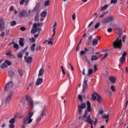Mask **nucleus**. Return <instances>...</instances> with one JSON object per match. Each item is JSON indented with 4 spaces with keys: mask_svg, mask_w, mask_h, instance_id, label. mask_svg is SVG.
I'll use <instances>...</instances> for the list:
<instances>
[{
    "mask_svg": "<svg viewBox=\"0 0 128 128\" xmlns=\"http://www.w3.org/2000/svg\"><path fill=\"white\" fill-rule=\"evenodd\" d=\"M87 108L85 110L84 114L78 118V120H84L86 124H91L90 128H94L92 124H94V120L90 118V114H88V112H92V107H90V101H87Z\"/></svg>",
    "mask_w": 128,
    "mask_h": 128,
    "instance_id": "1",
    "label": "nucleus"
},
{
    "mask_svg": "<svg viewBox=\"0 0 128 128\" xmlns=\"http://www.w3.org/2000/svg\"><path fill=\"white\" fill-rule=\"evenodd\" d=\"M116 32L118 34V36L113 42V48L116 49L122 48V30L120 28H116Z\"/></svg>",
    "mask_w": 128,
    "mask_h": 128,
    "instance_id": "2",
    "label": "nucleus"
},
{
    "mask_svg": "<svg viewBox=\"0 0 128 128\" xmlns=\"http://www.w3.org/2000/svg\"><path fill=\"white\" fill-rule=\"evenodd\" d=\"M34 112H28V116L25 118H24V122L25 124H30V122H32V116H34Z\"/></svg>",
    "mask_w": 128,
    "mask_h": 128,
    "instance_id": "3",
    "label": "nucleus"
},
{
    "mask_svg": "<svg viewBox=\"0 0 128 128\" xmlns=\"http://www.w3.org/2000/svg\"><path fill=\"white\" fill-rule=\"evenodd\" d=\"M114 20V17L112 16H110L104 18L102 22V24H108V22H112V20Z\"/></svg>",
    "mask_w": 128,
    "mask_h": 128,
    "instance_id": "4",
    "label": "nucleus"
},
{
    "mask_svg": "<svg viewBox=\"0 0 128 128\" xmlns=\"http://www.w3.org/2000/svg\"><path fill=\"white\" fill-rule=\"evenodd\" d=\"M86 104L84 103H82L80 105L78 106V112L79 116L82 114V110L86 108Z\"/></svg>",
    "mask_w": 128,
    "mask_h": 128,
    "instance_id": "5",
    "label": "nucleus"
},
{
    "mask_svg": "<svg viewBox=\"0 0 128 128\" xmlns=\"http://www.w3.org/2000/svg\"><path fill=\"white\" fill-rule=\"evenodd\" d=\"M14 86V83L10 81L9 82H8L4 87V92H8Z\"/></svg>",
    "mask_w": 128,
    "mask_h": 128,
    "instance_id": "6",
    "label": "nucleus"
},
{
    "mask_svg": "<svg viewBox=\"0 0 128 128\" xmlns=\"http://www.w3.org/2000/svg\"><path fill=\"white\" fill-rule=\"evenodd\" d=\"M13 94V91H10L9 92L8 96L6 98L5 104H8L10 103V98H12V96Z\"/></svg>",
    "mask_w": 128,
    "mask_h": 128,
    "instance_id": "7",
    "label": "nucleus"
},
{
    "mask_svg": "<svg viewBox=\"0 0 128 128\" xmlns=\"http://www.w3.org/2000/svg\"><path fill=\"white\" fill-rule=\"evenodd\" d=\"M46 108H44L41 112V114L40 116L36 119L37 122H40L42 120V118H44V116H46Z\"/></svg>",
    "mask_w": 128,
    "mask_h": 128,
    "instance_id": "8",
    "label": "nucleus"
},
{
    "mask_svg": "<svg viewBox=\"0 0 128 128\" xmlns=\"http://www.w3.org/2000/svg\"><path fill=\"white\" fill-rule=\"evenodd\" d=\"M26 100L28 102V104H29V106H30L32 108L34 106V103L32 102V100L30 98V97L28 96H26Z\"/></svg>",
    "mask_w": 128,
    "mask_h": 128,
    "instance_id": "9",
    "label": "nucleus"
},
{
    "mask_svg": "<svg viewBox=\"0 0 128 128\" xmlns=\"http://www.w3.org/2000/svg\"><path fill=\"white\" fill-rule=\"evenodd\" d=\"M82 86L83 88L82 92H84L86 90V88H88V80H84Z\"/></svg>",
    "mask_w": 128,
    "mask_h": 128,
    "instance_id": "10",
    "label": "nucleus"
},
{
    "mask_svg": "<svg viewBox=\"0 0 128 128\" xmlns=\"http://www.w3.org/2000/svg\"><path fill=\"white\" fill-rule=\"evenodd\" d=\"M4 30V22L2 19H0V32Z\"/></svg>",
    "mask_w": 128,
    "mask_h": 128,
    "instance_id": "11",
    "label": "nucleus"
},
{
    "mask_svg": "<svg viewBox=\"0 0 128 128\" xmlns=\"http://www.w3.org/2000/svg\"><path fill=\"white\" fill-rule=\"evenodd\" d=\"M24 58L26 60L27 64H30L32 62V57L28 56L26 58V56H24Z\"/></svg>",
    "mask_w": 128,
    "mask_h": 128,
    "instance_id": "12",
    "label": "nucleus"
},
{
    "mask_svg": "<svg viewBox=\"0 0 128 128\" xmlns=\"http://www.w3.org/2000/svg\"><path fill=\"white\" fill-rule=\"evenodd\" d=\"M94 94H96V102H98L99 104H101L102 100V96H100V94H98L96 92H94Z\"/></svg>",
    "mask_w": 128,
    "mask_h": 128,
    "instance_id": "13",
    "label": "nucleus"
},
{
    "mask_svg": "<svg viewBox=\"0 0 128 128\" xmlns=\"http://www.w3.org/2000/svg\"><path fill=\"white\" fill-rule=\"evenodd\" d=\"M6 56L10 58H14V56L12 54V50H9L6 54Z\"/></svg>",
    "mask_w": 128,
    "mask_h": 128,
    "instance_id": "14",
    "label": "nucleus"
},
{
    "mask_svg": "<svg viewBox=\"0 0 128 128\" xmlns=\"http://www.w3.org/2000/svg\"><path fill=\"white\" fill-rule=\"evenodd\" d=\"M20 16L21 18H24V16H28V12L24 10H23L20 12Z\"/></svg>",
    "mask_w": 128,
    "mask_h": 128,
    "instance_id": "15",
    "label": "nucleus"
},
{
    "mask_svg": "<svg viewBox=\"0 0 128 128\" xmlns=\"http://www.w3.org/2000/svg\"><path fill=\"white\" fill-rule=\"evenodd\" d=\"M108 80L111 82H112V84H114L116 83V77L114 76L108 77Z\"/></svg>",
    "mask_w": 128,
    "mask_h": 128,
    "instance_id": "16",
    "label": "nucleus"
},
{
    "mask_svg": "<svg viewBox=\"0 0 128 128\" xmlns=\"http://www.w3.org/2000/svg\"><path fill=\"white\" fill-rule=\"evenodd\" d=\"M24 38H20L19 40V46H24Z\"/></svg>",
    "mask_w": 128,
    "mask_h": 128,
    "instance_id": "17",
    "label": "nucleus"
},
{
    "mask_svg": "<svg viewBox=\"0 0 128 128\" xmlns=\"http://www.w3.org/2000/svg\"><path fill=\"white\" fill-rule=\"evenodd\" d=\"M84 50H81L80 52V56H84V54H86V52H88V48H85Z\"/></svg>",
    "mask_w": 128,
    "mask_h": 128,
    "instance_id": "18",
    "label": "nucleus"
},
{
    "mask_svg": "<svg viewBox=\"0 0 128 128\" xmlns=\"http://www.w3.org/2000/svg\"><path fill=\"white\" fill-rule=\"evenodd\" d=\"M42 78H38L36 82V86H40L41 84H42Z\"/></svg>",
    "mask_w": 128,
    "mask_h": 128,
    "instance_id": "19",
    "label": "nucleus"
},
{
    "mask_svg": "<svg viewBox=\"0 0 128 128\" xmlns=\"http://www.w3.org/2000/svg\"><path fill=\"white\" fill-rule=\"evenodd\" d=\"M38 8H40V3H36L35 8L32 10V12H36L38 10Z\"/></svg>",
    "mask_w": 128,
    "mask_h": 128,
    "instance_id": "20",
    "label": "nucleus"
},
{
    "mask_svg": "<svg viewBox=\"0 0 128 128\" xmlns=\"http://www.w3.org/2000/svg\"><path fill=\"white\" fill-rule=\"evenodd\" d=\"M92 72H94V70L89 68L88 70V74L86 76H90L92 74Z\"/></svg>",
    "mask_w": 128,
    "mask_h": 128,
    "instance_id": "21",
    "label": "nucleus"
},
{
    "mask_svg": "<svg viewBox=\"0 0 128 128\" xmlns=\"http://www.w3.org/2000/svg\"><path fill=\"white\" fill-rule=\"evenodd\" d=\"M52 32H53V34L52 36V38L50 39L51 42H52V38H53L54 36V34H56V27H54L53 28Z\"/></svg>",
    "mask_w": 128,
    "mask_h": 128,
    "instance_id": "22",
    "label": "nucleus"
},
{
    "mask_svg": "<svg viewBox=\"0 0 128 128\" xmlns=\"http://www.w3.org/2000/svg\"><path fill=\"white\" fill-rule=\"evenodd\" d=\"M44 69L41 68L39 70L38 76H42L44 74Z\"/></svg>",
    "mask_w": 128,
    "mask_h": 128,
    "instance_id": "23",
    "label": "nucleus"
},
{
    "mask_svg": "<svg viewBox=\"0 0 128 128\" xmlns=\"http://www.w3.org/2000/svg\"><path fill=\"white\" fill-rule=\"evenodd\" d=\"M98 60V58L96 55V56L93 55L92 56L91 60H92V62H94V60Z\"/></svg>",
    "mask_w": 128,
    "mask_h": 128,
    "instance_id": "24",
    "label": "nucleus"
},
{
    "mask_svg": "<svg viewBox=\"0 0 128 128\" xmlns=\"http://www.w3.org/2000/svg\"><path fill=\"white\" fill-rule=\"evenodd\" d=\"M13 44H14L13 48H16V50L20 49V46H18V44H17L14 43V42H13Z\"/></svg>",
    "mask_w": 128,
    "mask_h": 128,
    "instance_id": "25",
    "label": "nucleus"
},
{
    "mask_svg": "<svg viewBox=\"0 0 128 128\" xmlns=\"http://www.w3.org/2000/svg\"><path fill=\"white\" fill-rule=\"evenodd\" d=\"M34 48H36V44H33L30 48L31 52H34V50H36Z\"/></svg>",
    "mask_w": 128,
    "mask_h": 128,
    "instance_id": "26",
    "label": "nucleus"
},
{
    "mask_svg": "<svg viewBox=\"0 0 128 128\" xmlns=\"http://www.w3.org/2000/svg\"><path fill=\"white\" fill-rule=\"evenodd\" d=\"M46 12L43 11L40 14L42 18H46Z\"/></svg>",
    "mask_w": 128,
    "mask_h": 128,
    "instance_id": "27",
    "label": "nucleus"
},
{
    "mask_svg": "<svg viewBox=\"0 0 128 128\" xmlns=\"http://www.w3.org/2000/svg\"><path fill=\"white\" fill-rule=\"evenodd\" d=\"M98 44V40L95 39V40H93V41L92 42V46H96V44Z\"/></svg>",
    "mask_w": 128,
    "mask_h": 128,
    "instance_id": "28",
    "label": "nucleus"
},
{
    "mask_svg": "<svg viewBox=\"0 0 128 128\" xmlns=\"http://www.w3.org/2000/svg\"><path fill=\"white\" fill-rule=\"evenodd\" d=\"M50 0H46L44 3V6H50Z\"/></svg>",
    "mask_w": 128,
    "mask_h": 128,
    "instance_id": "29",
    "label": "nucleus"
},
{
    "mask_svg": "<svg viewBox=\"0 0 128 128\" xmlns=\"http://www.w3.org/2000/svg\"><path fill=\"white\" fill-rule=\"evenodd\" d=\"M88 52L89 54H94V48L92 47L88 48Z\"/></svg>",
    "mask_w": 128,
    "mask_h": 128,
    "instance_id": "30",
    "label": "nucleus"
},
{
    "mask_svg": "<svg viewBox=\"0 0 128 128\" xmlns=\"http://www.w3.org/2000/svg\"><path fill=\"white\" fill-rule=\"evenodd\" d=\"M8 74L10 76H14V73L12 70L8 72Z\"/></svg>",
    "mask_w": 128,
    "mask_h": 128,
    "instance_id": "31",
    "label": "nucleus"
},
{
    "mask_svg": "<svg viewBox=\"0 0 128 128\" xmlns=\"http://www.w3.org/2000/svg\"><path fill=\"white\" fill-rule=\"evenodd\" d=\"M108 4H105L104 6L103 7H102L100 10H106L108 9Z\"/></svg>",
    "mask_w": 128,
    "mask_h": 128,
    "instance_id": "32",
    "label": "nucleus"
},
{
    "mask_svg": "<svg viewBox=\"0 0 128 128\" xmlns=\"http://www.w3.org/2000/svg\"><path fill=\"white\" fill-rule=\"evenodd\" d=\"M92 98L93 100H96V96L94 92L92 94Z\"/></svg>",
    "mask_w": 128,
    "mask_h": 128,
    "instance_id": "33",
    "label": "nucleus"
},
{
    "mask_svg": "<svg viewBox=\"0 0 128 128\" xmlns=\"http://www.w3.org/2000/svg\"><path fill=\"white\" fill-rule=\"evenodd\" d=\"M0 68H8V65L4 62L2 64H1Z\"/></svg>",
    "mask_w": 128,
    "mask_h": 128,
    "instance_id": "34",
    "label": "nucleus"
},
{
    "mask_svg": "<svg viewBox=\"0 0 128 128\" xmlns=\"http://www.w3.org/2000/svg\"><path fill=\"white\" fill-rule=\"evenodd\" d=\"M124 62H126V57H121L120 62L122 64H124Z\"/></svg>",
    "mask_w": 128,
    "mask_h": 128,
    "instance_id": "35",
    "label": "nucleus"
},
{
    "mask_svg": "<svg viewBox=\"0 0 128 128\" xmlns=\"http://www.w3.org/2000/svg\"><path fill=\"white\" fill-rule=\"evenodd\" d=\"M37 32H38V28H34L31 30L32 34H35Z\"/></svg>",
    "mask_w": 128,
    "mask_h": 128,
    "instance_id": "36",
    "label": "nucleus"
},
{
    "mask_svg": "<svg viewBox=\"0 0 128 128\" xmlns=\"http://www.w3.org/2000/svg\"><path fill=\"white\" fill-rule=\"evenodd\" d=\"M16 122V119L14 118H12L10 121L9 122L10 124H14Z\"/></svg>",
    "mask_w": 128,
    "mask_h": 128,
    "instance_id": "37",
    "label": "nucleus"
},
{
    "mask_svg": "<svg viewBox=\"0 0 128 128\" xmlns=\"http://www.w3.org/2000/svg\"><path fill=\"white\" fill-rule=\"evenodd\" d=\"M108 56V52H106L104 54V56L102 58L101 60H104Z\"/></svg>",
    "mask_w": 128,
    "mask_h": 128,
    "instance_id": "38",
    "label": "nucleus"
},
{
    "mask_svg": "<svg viewBox=\"0 0 128 128\" xmlns=\"http://www.w3.org/2000/svg\"><path fill=\"white\" fill-rule=\"evenodd\" d=\"M4 62L8 66H12V62L8 60H5Z\"/></svg>",
    "mask_w": 128,
    "mask_h": 128,
    "instance_id": "39",
    "label": "nucleus"
},
{
    "mask_svg": "<svg viewBox=\"0 0 128 128\" xmlns=\"http://www.w3.org/2000/svg\"><path fill=\"white\" fill-rule=\"evenodd\" d=\"M102 118H104V120H108L110 118V115L105 114L102 116Z\"/></svg>",
    "mask_w": 128,
    "mask_h": 128,
    "instance_id": "40",
    "label": "nucleus"
},
{
    "mask_svg": "<svg viewBox=\"0 0 128 128\" xmlns=\"http://www.w3.org/2000/svg\"><path fill=\"white\" fill-rule=\"evenodd\" d=\"M10 26H14L16 24V22L15 20H12L10 22Z\"/></svg>",
    "mask_w": 128,
    "mask_h": 128,
    "instance_id": "41",
    "label": "nucleus"
},
{
    "mask_svg": "<svg viewBox=\"0 0 128 128\" xmlns=\"http://www.w3.org/2000/svg\"><path fill=\"white\" fill-rule=\"evenodd\" d=\"M29 40L30 42H36V40L34 38H30Z\"/></svg>",
    "mask_w": 128,
    "mask_h": 128,
    "instance_id": "42",
    "label": "nucleus"
},
{
    "mask_svg": "<svg viewBox=\"0 0 128 128\" xmlns=\"http://www.w3.org/2000/svg\"><path fill=\"white\" fill-rule=\"evenodd\" d=\"M92 36H90L88 39V42H92Z\"/></svg>",
    "mask_w": 128,
    "mask_h": 128,
    "instance_id": "43",
    "label": "nucleus"
},
{
    "mask_svg": "<svg viewBox=\"0 0 128 128\" xmlns=\"http://www.w3.org/2000/svg\"><path fill=\"white\" fill-rule=\"evenodd\" d=\"M60 68L62 70V74H64V76L66 74V72L64 71V66H61Z\"/></svg>",
    "mask_w": 128,
    "mask_h": 128,
    "instance_id": "44",
    "label": "nucleus"
},
{
    "mask_svg": "<svg viewBox=\"0 0 128 128\" xmlns=\"http://www.w3.org/2000/svg\"><path fill=\"white\" fill-rule=\"evenodd\" d=\"M78 98L80 102H82V95H78Z\"/></svg>",
    "mask_w": 128,
    "mask_h": 128,
    "instance_id": "45",
    "label": "nucleus"
},
{
    "mask_svg": "<svg viewBox=\"0 0 128 128\" xmlns=\"http://www.w3.org/2000/svg\"><path fill=\"white\" fill-rule=\"evenodd\" d=\"M18 72L20 76H22V71L20 69H18Z\"/></svg>",
    "mask_w": 128,
    "mask_h": 128,
    "instance_id": "46",
    "label": "nucleus"
},
{
    "mask_svg": "<svg viewBox=\"0 0 128 128\" xmlns=\"http://www.w3.org/2000/svg\"><path fill=\"white\" fill-rule=\"evenodd\" d=\"M82 60H86V62L88 60V58L86 57V55H83L82 56Z\"/></svg>",
    "mask_w": 128,
    "mask_h": 128,
    "instance_id": "47",
    "label": "nucleus"
},
{
    "mask_svg": "<svg viewBox=\"0 0 128 128\" xmlns=\"http://www.w3.org/2000/svg\"><path fill=\"white\" fill-rule=\"evenodd\" d=\"M20 30L22 32H24V30H26V28L24 26H21V27H20Z\"/></svg>",
    "mask_w": 128,
    "mask_h": 128,
    "instance_id": "48",
    "label": "nucleus"
},
{
    "mask_svg": "<svg viewBox=\"0 0 128 128\" xmlns=\"http://www.w3.org/2000/svg\"><path fill=\"white\" fill-rule=\"evenodd\" d=\"M86 62L87 63H88V68H90V66H92V64L90 63V60H87Z\"/></svg>",
    "mask_w": 128,
    "mask_h": 128,
    "instance_id": "49",
    "label": "nucleus"
},
{
    "mask_svg": "<svg viewBox=\"0 0 128 128\" xmlns=\"http://www.w3.org/2000/svg\"><path fill=\"white\" fill-rule=\"evenodd\" d=\"M126 36H122V42H126Z\"/></svg>",
    "mask_w": 128,
    "mask_h": 128,
    "instance_id": "50",
    "label": "nucleus"
},
{
    "mask_svg": "<svg viewBox=\"0 0 128 128\" xmlns=\"http://www.w3.org/2000/svg\"><path fill=\"white\" fill-rule=\"evenodd\" d=\"M118 0H111L110 4H116Z\"/></svg>",
    "mask_w": 128,
    "mask_h": 128,
    "instance_id": "51",
    "label": "nucleus"
},
{
    "mask_svg": "<svg viewBox=\"0 0 128 128\" xmlns=\"http://www.w3.org/2000/svg\"><path fill=\"white\" fill-rule=\"evenodd\" d=\"M100 26V22H97L94 26V28H98Z\"/></svg>",
    "mask_w": 128,
    "mask_h": 128,
    "instance_id": "52",
    "label": "nucleus"
},
{
    "mask_svg": "<svg viewBox=\"0 0 128 128\" xmlns=\"http://www.w3.org/2000/svg\"><path fill=\"white\" fill-rule=\"evenodd\" d=\"M18 58H22V53H18Z\"/></svg>",
    "mask_w": 128,
    "mask_h": 128,
    "instance_id": "53",
    "label": "nucleus"
},
{
    "mask_svg": "<svg viewBox=\"0 0 128 128\" xmlns=\"http://www.w3.org/2000/svg\"><path fill=\"white\" fill-rule=\"evenodd\" d=\"M42 48V47L40 46H38L36 48V50H40V49Z\"/></svg>",
    "mask_w": 128,
    "mask_h": 128,
    "instance_id": "54",
    "label": "nucleus"
},
{
    "mask_svg": "<svg viewBox=\"0 0 128 128\" xmlns=\"http://www.w3.org/2000/svg\"><path fill=\"white\" fill-rule=\"evenodd\" d=\"M110 90H112V92H115L116 91V89L114 88V86H110Z\"/></svg>",
    "mask_w": 128,
    "mask_h": 128,
    "instance_id": "55",
    "label": "nucleus"
},
{
    "mask_svg": "<svg viewBox=\"0 0 128 128\" xmlns=\"http://www.w3.org/2000/svg\"><path fill=\"white\" fill-rule=\"evenodd\" d=\"M9 128H14V124H10L8 126Z\"/></svg>",
    "mask_w": 128,
    "mask_h": 128,
    "instance_id": "56",
    "label": "nucleus"
},
{
    "mask_svg": "<svg viewBox=\"0 0 128 128\" xmlns=\"http://www.w3.org/2000/svg\"><path fill=\"white\" fill-rule=\"evenodd\" d=\"M107 32H112V28H108L107 30Z\"/></svg>",
    "mask_w": 128,
    "mask_h": 128,
    "instance_id": "57",
    "label": "nucleus"
},
{
    "mask_svg": "<svg viewBox=\"0 0 128 128\" xmlns=\"http://www.w3.org/2000/svg\"><path fill=\"white\" fill-rule=\"evenodd\" d=\"M34 20L36 21V22H40V20H38V16H35V19H34Z\"/></svg>",
    "mask_w": 128,
    "mask_h": 128,
    "instance_id": "58",
    "label": "nucleus"
},
{
    "mask_svg": "<svg viewBox=\"0 0 128 128\" xmlns=\"http://www.w3.org/2000/svg\"><path fill=\"white\" fill-rule=\"evenodd\" d=\"M72 20H76V13H74V14L72 16Z\"/></svg>",
    "mask_w": 128,
    "mask_h": 128,
    "instance_id": "59",
    "label": "nucleus"
},
{
    "mask_svg": "<svg viewBox=\"0 0 128 128\" xmlns=\"http://www.w3.org/2000/svg\"><path fill=\"white\" fill-rule=\"evenodd\" d=\"M126 52H124L122 54V58H126Z\"/></svg>",
    "mask_w": 128,
    "mask_h": 128,
    "instance_id": "60",
    "label": "nucleus"
},
{
    "mask_svg": "<svg viewBox=\"0 0 128 128\" xmlns=\"http://www.w3.org/2000/svg\"><path fill=\"white\" fill-rule=\"evenodd\" d=\"M33 28H38V24L36 23L33 24Z\"/></svg>",
    "mask_w": 128,
    "mask_h": 128,
    "instance_id": "61",
    "label": "nucleus"
},
{
    "mask_svg": "<svg viewBox=\"0 0 128 128\" xmlns=\"http://www.w3.org/2000/svg\"><path fill=\"white\" fill-rule=\"evenodd\" d=\"M27 49H28V47H26L24 49L22 50L21 52L24 54V52Z\"/></svg>",
    "mask_w": 128,
    "mask_h": 128,
    "instance_id": "62",
    "label": "nucleus"
},
{
    "mask_svg": "<svg viewBox=\"0 0 128 128\" xmlns=\"http://www.w3.org/2000/svg\"><path fill=\"white\" fill-rule=\"evenodd\" d=\"M99 114H104V110H100L99 112Z\"/></svg>",
    "mask_w": 128,
    "mask_h": 128,
    "instance_id": "63",
    "label": "nucleus"
},
{
    "mask_svg": "<svg viewBox=\"0 0 128 128\" xmlns=\"http://www.w3.org/2000/svg\"><path fill=\"white\" fill-rule=\"evenodd\" d=\"M25 0H22L20 2V4L22 5L24 4V2Z\"/></svg>",
    "mask_w": 128,
    "mask_h": 128,
    "instance_id": "64",
    "label": "nucleus"
}]
</instances>
